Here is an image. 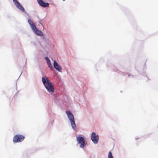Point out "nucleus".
I'll use <instances>...</instances> for the list:
<instances>
[{"instance_id": "4", "label": "nucleus", "mask_w": 158, "mask_h": 158, "mask_svg": "<svg viewBox=\"0 0 158 158\" xmlns=\"http://www.w3.org/2000/svg\"><path fill=\"white\" fill-rule=\"evenodd\" d=\"M76 140L78 143L80 144V147L83 148L84 146L85 141L84 137L79 136L77 137Z\"/></svg>"}, {"instance_id": "1", "label": "nucleus", "mask_w": 158, "mask_h": 158, "mask_svg": "<svg viewBox=\"0 0 158 158\" xmlns=\"http://www.w3.org/2000/svg\"><path fill=\"white\" fill-rule=\"evenodd\" d=\"M43 83L48 91L50 93H53L54 90V88L51 81L46 77L42 78Z\"/></svg>"}, {"instance_id": "5", "label": "nucleus", "mask_w": 158, "mask_h": 158, "mask_svg": "<svg viewBox=\"0 0 158 158\" xmlns=\"http://www.w3.org/2000/svg\"><path fill=\"white\" fill-rule=\"evenodd\" d=\"M91 139L94 143H97L98 140V135H96L94 132H93L91 135Z\"/></svg>"}, {"instance_id": "7", "label": "nucleus", "mask_w": 158, "mask_h": 158, "mask_svg": "<svg viewBox=\"0 0 158 158\" xmlns=\"http://www.w3.org/2000/svg\"><path fill=\"white\" fill-rule=\"evenodd\" d=\"M39 4L41 6L44 7H48L49 6V4L48 3H45L42 0H37Z\"/></svg>"}, {"instance_id": "8", "label": "nucleus", "mask_w": 158, "mask_h": 158, "mask_svg": "<svg viewBox=\"0 0 158 158\" xmlns=\"http://www.w3.org/2000/svg\"><path fill=\"white\" fill-rule=\"evenodd\" d=\"M53 65L54 68L56 69L59 72H61V68L60 66L59 65L56 60H54L53 63Z\"/></svg>"}, {"instance_id": "14", "label": "nucleus", "mask_w": 158, "mask_h": 158, "mask_svg": "<svg viewBox=\"0 0 158 158\" xmlns=\"http://www.w3.org/2000/svg\"><path fill=\"white\" fill-rule=\"evenodd\" d=\"M45 59L47 60V61H48L50 60L49 59V58L48 57H45Z\"/></svg>"}, {"instance_id": "13", "label": "nucleus", "mask_w": 158, "mask_h": 158, "mask_svg": "<svg viewBox=\"0 0 158 158\" xmlns=\"http://www.w3.org/2000/svg\"><path fill=\"white\" fill-rule=\"evenodd\" d=\"M28 22L29 24V25H30V26L31 25H32V24H33L34 23H33V22L31 20H30L29 19L28 20Z\"/></svg>"}, {"instance_id": "10", "label": "nucleus", "mask_w": 158, "mask_h": 158, "mask_svg": "<svg viewBox=\"0 0 158 158\" xmlns=\"http://www.w3.org/2000/svg\"><path fill=\"white\" fill-rule=\"evenodd\" d=\"M47 63L48 64V65L49 67L51 69H52V66L51 64V62H50V60H49V61L48 60V61H47Z\"/></svg>"}, {"instance_id": "3", "label": "nucleus", "mask_w": 158, "mask_h": 158, "mask_svg": "<svg viewBox=\"0 0 158 158\" xmlns=\"http://www.w3.org/2000/svg\"><path fill=\"white\" fill-rule=\"evenodd\" d=\"M24 136L21 135H15L13 139V142L14 143L20 142L22 141L24 139Z\"/></svg>"}, {"instance_id": "2", "label": "nucleus", "mask_w": 158, "mask_h": 158, "mask_svg": "<svg viewBox=\"0 0 158 158\" xmlns=\"http://www.w3.org/2000/svg\"><path fill=\"white\" fill-rule=\"evenodd\" d=\"M66 112L70 121L72 128L73 129H76V125L75 123L74 118L73 114L69 111L67 110Z\"/></svg>"}, {"instance_id": "11", "label": "nucleus", "mask_w": 158, "mask_h": 158, "mask_svg": "<svg viewBox=\"0 0 158 158\" xmlns=\"http://www.w3.org/2000/svg\"><path fill=\"white\" fill-rule=\"evenodd\" d=\"M30 26L32 29L33 30V31L37 28L34 23L32 25H30Z\"/></svg>"}, {"instance_id": "6", "label": "nucleus", "mask_w": 158, "mask_h": 158, "mask_svg": "<svg viewBox=\"0 0 158 158\" xmlns=\"http://www.w3.org/2000/svg\"><path fill=\"white\" fill-rule=\"evenodd\" d=\"M15 4L16 7L20 10L22 11L25 12V10L23 7L20 5V3L17 0H13Z\"/></svg>"}, {"instance_id": "12", "label": "nucleus", "mask_w": 158, "mask_h": 158, "mask_svg": "<svg viewBox=\"0 0 158 158\" xmlns=\"http://www.w3.org/2000/svg\"><path fill=\"white\" fill-rule=\"evenodd\" d=\"M108 158H114L112 153L111 152H109L108 153Z\"/></svg>"}, {"instance_id": "9", "label": "nucleus", "mask_w": 158, "mask_h": 158, "mask_svg": "<svg viewBox=\"0 0 158 158\" xmlns=\"http://www.w3.org/2000/svg\"><path fill=\"white\" fill-rule=\"evenodd\" d=\"M34 31L36 33L37 35L42 36L43 35V34L42 32L40 30H38L37 28L35 29Z\"/></svg>"}]
</instances>
